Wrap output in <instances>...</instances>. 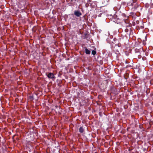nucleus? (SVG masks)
<instances>
[{"instance_id": "f8f14e48", "label": "nucleus", "mask_w": 153, "mask_h": 153, "mask_svg": "<svg viewBox=\"0 0 153 153\" xmlns=\"http://www.w3.org/2000/svg\"><path fill=\"white\" fill-rule=\"evenodd\" d=\"M128 128H127V130H128Z\"/></svg>"}, {"instance_id": "f257e3e1", "label": "nucleus", "mask_w": 153, "mask_h": 153, "mask_svg": "<svg viewBox=\"0 0 153 153\" xmlns=\"http://www.w3.org/2000/svg\"><path fill=\"white\" fill-rule=\"evenodd\" d=\"M137 0H132V2L131 3L130 5L133 7L132 9L134 10L139 7L140 5L137 2Z\"/></svg>"}, {"instance_id": "39448f33", "label": "nucleus", "mask_w": 153, "mask_h": 153, "mask_svg": "<svg viewBox=\"0 0 153 153\" xmlns=\"http://www.w3.org/2000/svg\"><path fill=\"white\" fill-rule=\"evenodd\" d=\"M114 22L117 23V24L121 22V20L120 19H117V20L115 19L113 21Z\"/></svg>"}, {"instance_id": "20e7f679", "label": "nucleus", "mask_w": 153, "mask_h": 153, "mask_svg": "<svg viewBox=\"0 0 153 153\" xmlns=\"http://www.w3.org/2000/svg\"><path fill=\"white\" fill-rule=\"evenodd\" d=\"M74 14L77 17H79L82 15V13L79 11H75L74 12Z\"/></svg>"}, {"instance_id": "7ed1b4c3", "label": "nucleus", "mask_w": 153, "mask_h": 153, "mask_svg": "<svg viewBox=\"0 0 153 153\" xmlns=\"http://www.w3.org/2000/svg\"><path fill=\"white\" fill-rule=\"evenodd\" d=\"M47 76L49 78L53 79L54 78V75L53 73H49L48 74Z\"/></svg>"}, {"instance_id": "f03ea898", "label": "nucleus", "mask_w": 153, "mask_h": 153, "mask_svg": "<svg viewBox=\"0 0 153 153\" xmlns=\"http://www.w3.org/2000/svg\"><path fill=\"white\" fill-rule=\"evenodd\" d=\"M122 16L124 18H123V20L125 22L126 24L129 23V22L128 17L126 16L125 14H122Z\"/></svg>"}, {"instance_id": "9d476101", "label": "nucleus", "mask_w": 153, "mask_h": 153, "mask_svg": "<svg viewBox=\"0 0 153 153\" xmlns=\"http://www.w3.org/2000/svg\"><path fill=\"white\" fill-rule=\"evenodd\" d=\"M109 0H105V2H106L108 3V2H109Z\"/></svg>"}, {"instance_id": "1a4fd4ad", "label": "nucleus", "mask_w": 153, "mask_h": 153, "mask_svg": "<svg viewBox=\"0 0 153 153\" xmlns=\"http://www.w3.org/2000/svg\"><path fill=\"white\" fill-rule=\"evenodd\" d=\"M125 31L126 32H128V29L126 28V29H125Z\"/></svg>"}, {"instance_id": "0eeeda50", "label": "nucleus", "mask_w": 153, "mask_h": 153, "mask_svg": "<svg viewBox=\"0 0 153 153\" xmlns=\"http://www.w3.org/2000/svg\"><path fill=\"white\" fill-rule=\"evenodd\" d=\"M79 131L81 133H82L84 131V129L82 127H81L79 129Z\"/></svg>"}, {"instance_id": "9b49d317", "label": "nucleus", "mask_w": 153, "mask_h": 153, "mask_svg": "<svg viewBox=\"0 0 153 153\" xmlns=\"http://www.w3.org/2000/svg\"><path fill=\"white\" fill-rule=\"evenodd\" d=\"M115 39H114V40H115Z\"/></svg>"}, {"instance_id": "6e6552de", "label": "nucleus", "mask_w": 153, "mask_h": 153, "mask_svg": "<svg viewBox=\"0 0 153 153\" xmlns=\"http://www.w3.org/2000/svg\"><path fill=\"white\" fill-rule=\"evenodd\" d=\"M96 52L95 51L93 50L92 51V54L94 55L96 54Z\"/></svg>"}, {"instance_id": "423d86ee", "label": "nucleus", "mask_w": 153, "mask_h": 153, "mask_svg": "<svg viewBox=\"0 0 153 153\" xmlns=\"http://www.w3.org/2000/svg\"><path fill=\"white\" fill-rule=\"evenodd\" d=\"M85 53L86 54H89L90 53L91 51L87 48H85Z\"/></svg>"}]
</instances>
